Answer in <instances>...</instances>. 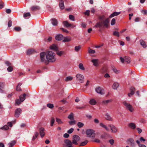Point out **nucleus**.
Segmentation results:
<instances>
[{
	"label": "nucleus",
	"mask_w": 147,
	"mask_h": 147,
	"mask_svg": "<svg viewBox=\"0 0 147 147\" xmlns=\"http://www.w3.org/2000/svg\"><path fill=\"white\" fill-rule=\"evenodd\" d=\"M64 144H63V147H73L72 142L67 139L64 140Z\"/></svg>",
	"instance_id": "39448f33"
},
{
	"label": "nucleus",
	"mask_w": 147,
	"mask_h": 147,
	"mask_svg": "<svg viewBox=\"0 0 147 147\" xmlns=\"http://www.w3.org/2000/svg\"><path fill=\"white\" fill-rule=\"evenodd\" d=\"M38 135L39 133L38 132H36L34 133V136L33 137L32 140V141H34L35 139L37 138Z\"/></svg>",
	"instance_id": "4c0bfd02"
},
{
	"label": "nucleus",
	"mask_w": 147,
	"mask_h": 147,
	"mask_svg": "<svg viewBox=\"0 0 147 147\" xmlns=\"http://www.w3.org/2000/svg\"><path fill=\"white\" fill-rule=\"evenodd\" d=\"M77 80L81 83H82L84 81V76L82 75L78 74L76 76Z\"/></svg>",
	"instance_id": "9d476101"
},
{
	"label": "nucleus",
	"mask_w": 147,
	"mask_h": 147,
	"mask_svg": "<svg viewBox=\"0 0 147 147\" xmlns=\"http://www.w3.org/2000/svg\"><path fill=\"white\" fill-rule=\"evenodd\" d=\"M9 128L8 126L7 125H4L3 127L1 128V129L4 130H7Z\"/></svg>",
	"instance_id": "5fc2aeb1"
},
{
	"label": "nucleus",
	"mask_w": 147,
	"mask_h": 147,
	"mask_svg": "<svg viewBox=\"0 0 147 147\" xmlns=\"http://www.w3.org/2000/svg\"><path fill=\"white\" fill-rule=\"evenodd\" d=\"M121 13V12H114L111 14L109 16L110 18H112L115 16H117Z\"/></svg>",
	"instance_id": "5701e85b"
},
{
	"label": "nucleus",
	"mask_w": 147,
	"mask_h": 147,
	"mask_svg": "<svg viewBox=\"0 0 147 147\" xmlns=\"http://www.w3.org/2000/svg\"><path fill=\"white\" fill-rule=\"evenodd\" d=\"M69 123L70 125H74L76 124V121L75 120H73L69 121Z\"/></svg>",
	"instance_id": "09e8293b"
},
{
	"label": "nucleus",
	"mask_w": 147,
	"mask_h": 147,
	"mask_svg": "<svg viewBox=\"0 0 147 147\" xmlns=\"http://www.w3.org/2000/svg\"><path fill=\"white\" fill-rule=\"evenodd\" d=\"M60 29L63 31V32H65L66 33H68V31L66 29H64L63 28H60Z\"/></svg>",
	"instance_id": "e2e57ef3"
},
{
	"label": "nucleus",
	"mask_w": 147,
	"mask_h": 147,
	"mask_svg": "<svg viewBox=\"0 0 147 147\" xmlns=\"http://www.w3.org/2000/svg\"><path fill=\"white\" fill-rule=\"evenodd\" d=\"M105 119L109 121H112V119L110 116V115L108 113H107L105 115Z\"/></svg>",
	"instance_id": "bb28decb"
},
{
	"label": "nucleus",
	"mask_w": 147,
	"mask_h": 147,
	"mask_svg": "<svg viewBox=\"0 0 147 147\" xmlns=\"http://www.w3.org/2000/svg\"><path fill=\"white\" fill-rule=\"evenodd\" d=\"M64 38L63 36L61 34H57L55 36V39L57 40L60 41L62 40Z\"/></svg>",
	"instance_id": "dca6fc26"
},
{
	"label": "nucleus",
	"mask_w": 147,
	"mask_h": 147,
	"mask_svg": "<svg viewBox=\"0 0 147 147\" xmlns=\"http://www.w3.org/2000/svg\"><path fill=\"white\" fill-rule=\"evenodd\" d=\"M14 30L16 31L19 32L21 30V28L20 27H15L14 28Z\"/></svg>",
	"instance_id": "603ef678"
},
{
	"label": "nucleus",
	"mask_w": 147,
	"mask_h": 147,
	"mask_svg": "<svg viewBox=\"0 0 147 147\" xmlns=\"http://www.w3.org/2000/svg\"><path fill=\"white\" fill-rule=\"evenodd\" d=\"M127 141L129 142L132 146H134L135 143L134 140L132 138H129L127 140Z\"/></svg>",
	"instance_id": "a878e982"
},
{
	"label": "nucleus",
	"mask_w": 147,
	"mask_h": 147,
	"mask_svg": "<svg viewBox=\"0 0 147 147\" xmlns=\"http://www.w3.org/2000/svg\"><path fill=\"white\" fill-rule=\"evenodd\" d=\"M112 101V100H106L103 101L102 102V103L104 105H107L108 103L111 102Z\"/></svg>",
	"instance_id": "c03bdc74"
},
{
	"label": "nucleus",
	"mask_w": 147,
	"mask_h": 147,
	"mask_svg": "<svg viewBox=\"0 0 147 147\" xmlns=\"http://www.w3.org/2000/svg\"><path fill=\"white\" fill-rule=\"evenodd\" d=\"M120 60L122 63H124V62H125L127 63H129L131 61L130 58L127 56H125L124 58L121 57H120Z\"/></svg>",
	"instance_id": "6e6552de"
},
{
	"label": "nucleus",
	"mask_w": 147,
	"mask_h": 147,
	"mask_svg": "<svg viewBox=\"0 0 147 147\" xmlns=\"http://www.w3.org/2000/svg\"><path fill=\"white\" fill-rule=\"evenodd\" d=\"M81 46L80 45H79L78 46H76L75 47V50L76 51H78L81 49Z\"/></svg>",
	"instance_id": "a18cd8bd"
},
{
	"label": "nucleus",
	"mask_w": 147,
	"mask_h": 147,
	"mask_svg": "<svg viewBox=\"0 0 147 147\" xmlns=\"http://www.w3.org/2000/svg\"><path fill=\"white\" fill-rule=\"evenodd\" d=\"M102 90L103 89L100 86H98L96 88V91L97 93L100 94L101 95H103L105 94L104 92L102 91Z\"/></svg>",
	"instance_id": "4468645a"
},
{
	"label": "nucleus",
	"mask_w": 147,
	"mask_h": 147,
	"mask_svg": "<svg viewBox=\"0 0 147 147\" xmlns=\"http://www.w3.org/2000/svg\"><path fill=\"white\" fill-rule=\"evenodd\" d=\"M119 86V84L117 82H115L113 85V88L114 89H116Z\"/></svg>",
	"instance_id": "2f4dec72"
},
{
	"label": "nucleus",
	"mask_w": 147,
	"mask_h": 147,
	"mask_svg": "<svg viewBox=\"0 0 147 147\" xmlns=\"http://www.w3.org/2000/svg\"><path fill=\"white\" fill-rule=\"evenodd\" d=\"M109 142L111 145H113L114 143V140L113 139H111L109 140Z\"/></svg>",
	"instance_id": "69168bd1"
},
{
	"label": "nucleus",
	"mask_w": 147,
	"mask_h": 147,
	"mask_svg": "<svg viewBox=\"0 0 147 147\" xmlns=\"http://www.w3.org/2000/svg\"><path fill=\"white\" fill-rule=\"evenodd\" d=\"M12 22L11 20H9V22H8V27H10L11 26V25H12Z\"/></svg>",
	"instance_id": "052dcab7"
},
{
	"label": "nucleus",
	"mask_w": 147,
	"mask_h": 147,
	"mask_svg": "<svg viewBox=\"0 0 147 147\" xmlns=\"http://www.w3.org/2000/svg\"><path fill=\"white\" fill-rule=\"evenodd\" d=\"M45 130L44 128L42 127L39 129L40 134L41 138L43 137L45 134V133L44 132Z\"/></svg>",
	"instance_id": "2eb2a0df"
},
{
	"label": "nucleus",
	"mask_w": 147,
	"mask_h": 147,
	"mask_svg": "<svg viewBox=\"0 0 147 147\" xmlns=\"http://www.w3.org/2000/svg\"><path fill=\"white\" fill-rule=\"evenodd\" d=\"M72 139V142L73 144L77 145L78 144V143L77 142L80 141V138L78 135H75L73 136Z\"/></svg>",
	"instance_id": "423d86ee"
},
{
	"label": "nucleus",
	"mask_w": 147,
	"mask_h": 147,
	"mask_svg": "<svg viewBox=\"0 0 147 147\" xmlns=\"http://www.w3.org/2000/svg\"><path fill=\"white\" fill-rule=\"evenodd\" d=\"M5 63L8 66H11V63L8 61H6L5 62Z\"/></svg>",
	"instance_id": "774afa93"
},
{
	"label": "nucleus",
	"mask_w": 147,
	"mask_h": 147,
	"mask_svg": "<svg viewBox=\"0 0 147 147\" xmlns=\"http://www.w3.org/2000/svg\"><path fill=\"white\" fill-rule=\"evenodd\" d=\"M63 24L64 26H65L66 27L71 26V24H69L67 21H64L63 22Z\"/></svg>",
	"instance_id": "393cba45"
},
{
	"label": "nucleus",
	"mask_w": 147,
	"mask_h": 147,
	"mask_svg": "<svg viewBox=\"0 0 147 147\" xmlns=\"http://www.w3.org/2000/svg\"><path fill=\"white\" fill-rule=\"evenodd\" d=\"M55 122V120L54 117H52L51 119V126H52Z\"/></svg>",
	"instance_id": "ea45409f"
},
{
	"label": "nucleus",
	"mask_w": 147,
	"mask_h": 147,
	"mask_svg": "<svg viewBox=\"0 0 147 147\" xmlns=\"http://www.w3.org/2000/svg\"><path fill=\"white\" fill-rule=\"evenodd\" d=\"M16 143L15 140H13L11 141L10 143L8 144L9 147H12Z\"/></svg>",
	"instance_id": "c756f323"
},
{
	"label": "nucleus",
	"mask_w": 147,
	"mask_h": 147,
	"mask_svg": "<svg viewBox=\"0 0 147 147\" xmlns=\"http://www.w3.org/2000/svg\"><path fill=\"white\" fill-rule=\"evenodd\" d=\"M64 53L63 51H59L58 50L56 51V53L59 56H61Z\"/></svg>",
	"instance_id": "e433bc0d"
},
{
	"label": "nucleus",
	"mask_w": 147,
	"mask_h": 147,
	"mask_svg": "<svg viewBox=\"0 0 147 147\" xmlns=\"http://www.w3.org/2000/svg\"><path fill=\"white\" fill-rule=\"evenodd\" d=\"M79 67L80 69L82 70H84L85 69V68L84 67L83 65L81 63H80L79 64Z\"/></svg>",
	"instance_id": "49530a36"
},
{
	"label": "nucleus",
	"mask_w": 147,
	"mask_h": 147,
	"mask_svg": "<svg viewBox=\"0 0 147 147\" xmlns=\"http://www.w3.org/2000/svg\"><path fill=\"white\" fill-rule=\"evenodd\" d=\"M140 42L141 45L144 48H145L147 47V45L145 42L143 40H140Z\"/></svg>",
	"instance_id": "aec40b11"
},
{
	"label": "nucleus",
	"mask_w": 147,
	"mask_h": 147,
	"mask_svg": "<svg viewBox=\"0 0 147 147\" xmlns=\"http://www.w3.org/2000/svg\"><path fill=\"white\" fill-rule=\"evenodd\" d=\"M73 78L72 77L69 76L67 77L65 79V81L66 82H68L69 81H71L72 80Z\"/></svg>",
	"instance_id": "37998d69"
},
{
	"label": "nucleus",
	"mask_w": 147,
	"mask_h": 147,
	"mask_svg": "<svg viewBox=\"0 0 147 147\" xmlns=\"http://www.w3.org/2000/svg\"><path fill=\"white\" fill-rule=\"evenodd\" d=\"M40 9V7L38 6L35 5L31 7L30 9L32 11H36Z\"/></svg>",
	"instance_id": "f3484780"
},
{
	"label": "nucleus",
	"mask_w": 147,
	"mask_h": 147,
	"mask_svg": "<svg viewBox=\"0 0 147 147\" xmlns=\"http://www.w3.org/2000/svg\"><path fill=\"white\" fill-rule=\"evenodd\" d=\"M71 40V39L69 37H65L63 41L64 42H69Z\"/></svg>",
	"instance_id": "f704fd0d"
},
{
	"label": "nucleus",
	"mask_w": 147,
	"mask_h": 147,
	"mask_svg": "<svg viewBox=\"0 0 147 147\" xmlns=\"http://www.w3.org/2000/svg\"><path fill=\"white\" fill-rule=\"evenodd\" d=\"M5 85V84L4 83L0 82V92L2 93L3 92V89Z\"/></svg>",
	"instance_id": "a211bd4d"
},
{
	"label": "nucleus",
	"mask_w": 147,
	"mask_h": 147,
	"mask_svg": "<svg viewBox=\"0 0 147 147\" xmlns=\"http://www.w3.org/2000/svg\"><path fill=\"white\" fill-rule=\"evenodd\" d=\"M50 48L51 49L56 51L58 50V47L55 44H53L52 45L50 46Z\"/></svg>",
	"instance_id": "6ab92c4d"
},
{
	"label": "nucleus",
	"mask_w": 147,
	"mask_h": 147,
	"mask_svg": "<svg viewBox=\"0 0 147 147\" xmlns=\"http://www.w3.org/2000/svg\"><path fill=\"white\" fill-rule=\"evenodd\" d=\"M128 126L132 129H134L136 128V125L134 123H131L128 124Z\"/></svg>",
	"instance_id": "4be33fe9"
},
{
	"label": "nucleus",
	"mask_w": 147,
	"mask_h": 147,
	"mask_svg": "<svg viewBox=\"0 0 147 147\" xmlns=\"http://www.w3.org/2000/svg\"><path fill=\"white\" fill-rule=\"evenodd\" d=\"M22 84L21 83H19L18 84V85L16 87V90L17 91H21L22 90L20 88V86L22 85Z\"/></svg>",
	"instance_id": "7c9ffc66"
},
{
	"label": "nucleus",
	"mask_w": 147,
	"mask_h": 147,
	"mask_svg": "<svg viewBox=\"0 0 147 147\" xmlns=\"http://www.w3.org/2000/svg\"><path fill=\"white\" fill-rule=\"evenodd\" d=\"M123 104L125 106L126 108L129 111L132 112L134 111V109L132 106L129 103H127L126 101H123Z\"/></svg>",
	"instance_id": "0eeeda50"
},
{
	"label": "nucleus",
	"mask_w": 147,
	"mask_h": 147,
	"mask_svg": "<svg viewBox=\"0 0 147 147\" xmlns=\"http://www.w3.org/2000/svg\"><path fill=\"white\" fill-rule=\"evenodd\" d=\"M109 126L110 127L112 132L116 133L117 132L118 129L114 125L110 124L109 125Z\"/></svg>",
	"instance_id": "f8f14e48"
},
{
	"label": "nucleus",
	"mask_w": 147,
	"mask_h": 147,
	"mask_svg": "<svg viewBox=\"0 0 147 147\" xmlns=\"http://www.w3.org/2000/svg\"><path fill=\"white\" fill-rule=\"evenodd\" d=\"M129 90L130 92L128 94V96L129 97H131L134 94L136 89L134 87L132 86L130 88Z\"/></svg>",
	"instance_id": "9b49d317"
},
{
	"label": "nucleus",
	"mask_w": 147,
	"mask_h": 147,
	"mask_svg": "<svg viewBox=\"0 0 147 147\" xmlns=\"http://www.w3.org/2000/svg\"><path fill=\"white\" fill-rule=\"evenodd\" d=\"M140 18L139 17H137L135 19V21L136 22H138L140 21Z\"/></svg>",
	"instance_id": "0e129e2a"
},
{
	"label": "nucleus",
	"mask_w": 147,
	"mask_h": 147,
	"mask_svg": "<svg viewBox=\"0 0 147 147\" xmlns=\"http://www.w3.org/2000/svg\"><path fill=\"white\" fill-rule=\"evenodd\" d=\"M56 121L59 124H61L63 123V122L61 121V119L57 118H56Z\"/></svg>",
	"instance_id": "a19ab883"
},
{
	"label": "nucleus",
	"mask_w": 147,
	"mask_h": 147,
	"mask_svg": "<svg viewBox=\"0 0 147 147\" xmlns=\"http://www.w3.org/2000/svg\"><path fill=\"white\" fill-rule=\"evenodd\" d=\"M90 103L92 105H95L96 103V101L94 99H91L89 101Z\"/></svg>",
	"instance_id": "72a5a7b5"
},
{
	"label": "nucleus",
	"mask_w": 147,
	"mask_h": 147,
	"mask_svg": "<svg viewBox=\"0 0 147 147\" xmlns=\"http://www.w3.org/2000/svg\"><path fill=\"white\" fill-rule=\"evenodd\" d=\"M35 52L34 50L32 49H28V55H31Z\"/></svg>",
	"instance_id": "c85d7f7f"
},
{
	"label": "nucleus",
	"mask_w": 147,
	"mask_h": 147,
	"mask_svg": "<svg viewBox=\"0 0 147 147\" xmlns=\"http://www.w3.org/2000/svg\"><path fill=\"white\" fill-rule=\"evenodd\" d=\"M40 61L42 62H45L46 60H45V57H46V53L42 52L40 54Z\"/></svg>",
	"instance_id": "1a4fd4ad"
},
{
	"label": "nucleus",
	"mask_w": 147,
	"mask_h": 147,
	"mask_svg": "<svg viewBox=\"0 0 147 147\" xmlns=\"http://www.w3.org/2000/svg\"><path fill=\"white\" fill-rule=\"evenodd\" d=\"M74 130V129L73 128H71L67 131V132L68 134H71L73 132Z\"/></svg>",
	"instance_id": "bf43d9fd"
},
{
	"label": "nucleus",
	"mask_w": 147,
	"mask_h": 147,
	"mask_svg": "<svg viewBox=\"0 0 147 147\" xmlns=\"http://www.w3.org/2000/svg\"><path fill=\"white\" fill-rule=\"evenodd\" d=\"M88 142V141L87 140H86L84 142H81L80 145V146H85L87 144Z\"/></svg>",
	"instance_id": "58836bf2"
},
{
	"label": "nucleus",
	"mask_w": 147,
	"mask_h": 147,
	"mask_svg": "<svg viewBox=\"0 0 147 147\" xmlns=\"http://www.w3.org/2000/svg\"><path fill=\"white\" fill-rule=\"evenodd\" d=\"M100 125L101 127L105 128L107 131H109V129L107 126L104 125L102 123H100Z\"/></svg>",
	"instance_id": "473e14b6"
},
{
	"label": "nucleus",
	"mask_w": 147,
	"mask_h": 147,
	"mask_svg": "<svg viewBox=\"0 0 147 147\" xmlns=\"http://www.w3.org/2000/svg\"><path fill=\"white\" fill-rule=\"evenodd\" d=\"M84 125V124L81 122H78L77 123V125L78 127L80 128H81L83 127Z\"/></svg>",
	"instance_id": "79ce46f5"
},
{
	"label": "nucleus",
	"mask_w": 147,
	"mask_h": 147,
	"mask_svg": "<svg viewBox=\"0 0 147 147\" xmlns=\"http://www.w3.org/2000/svg\"><path fill=\"white\" fill-rule=\"evenodd\" d=\"M22 110L20 108H17L15 110V116L16 117H18L21 113Z\"/></svg>",
	"instance_id": "ddd939ff"
},
{
	"label": "nucleus",
	"mask_w": 147,
	"mask_h": 147,
	"mask_svg": "<svg viewBox=\"0 0 147 147\" xmlns=\"http://www.w3.org/2000/svg\"><path fill=\"white\" fill-rule=\"evenodd\" d=\"M55 54L51 51H48L46 53V58L47 60L45 61V63L46 64H49V62H55L56 60L55 56Z\"/></svg>",
	"instance_id": "f03ea898"
},
{
	"label": "nucleus",
	"mask_w": 147,
	"mask_h": 147,
	"mask_svg": "<svg viewBox=\"0 0 147 147\" xmlns=\"http://www.w3.org/2000/svg\"><path fill=\"white\" fill-rule=\"evenodd\" d=\"M7 70L9 72H11L13 70V67L11 65L9 66L7 68Z\"/></svg>",
	"instance_id": "de8ad7c7"
},
{
	"label": "nucleus",
	"mask_w": 147,
	"mask_h": 147,
	"mask_svg": "<svg viewBox=\"0 0 147 147\" xmlns=\"http://www.w3.org/2000/svg\"><path fill=\"white\" fill-rule=\"evenodd\" d=\"M111 67L112 69L113 70L114 72L115 73L117 74L119 73V71L117 70L114 66H112Z\"/></svg>",
	"instance_id": "cd10ccee"
},
{
	"label": "nucleus",
	"mask_w": 147,
	"mask_h": 147,
	"mask_svg": "<svg viewBox=\"0 0 147 147\" xmlns=\"http://www.w3.org/2000/svg\"><path fill=\"white\" fill-rule=\"evenodd\" d=\"M86 133L88 137L94 138L95 136L94 131L92 129H87L86 131Z\"/></svg>",
	"instance_id": "20e7f679"
},
{
	"label": "nucleus",
	"mask_w": 147,
	"mask_h": 147,
	"mask_svg": "<svg viewBox=\"0 0 147 147\" xmlns=\"http://www.w3.org/2000/svg\"><path fill=\"white\" fill-rule=\"evenodd\" d=\"M52 24L54 26H56L58 24L57 20L55 18H52L51 19Z\"/></svg>",
	"instance_id": "412c9836"
},
{
	"label": "nucleus",
	"mask_w": 147,
	"mask_h": 147,
	"mask_svg": "<svg viewBox=\"0 0 147 147\" xmlns=\"http://www.w3.org/2000/svg\"><path fill=\"white\" fill-rule=\"evenodd\" d=\"M69 18L71 20L73 21H75V17L74 16L71 15H70L69 16Z\"/></svg>",
	"instance_id": "8fccbe9b"
},
{
	"label": "nucleus",
	"mask_w": 147,
	"mask_h": 147,
	"mask_svg": "<svg viewBox=\"0 0 147 147\" xmlns=\"http://www.w3.org/2000/svg\"><path fill=\"white\" fill-rule=\"evenodd\" d=\"M115 18H113L111 21V24L112 25H113L115 24Z\"/></svg>",
	"instance_id": "4d7b16f0"
},
{
	"label": "nucleus",
	"mask_w": 147,
	"mask_h": 147,
	"mask_svg": "<svg viewBox=\"0 0 147 147\" xmlns=\"http://www.w3.org/2000/svg\"><path fill=\"white\" fill-rule=\"evenodd\" d=\"M141 13L144 15H147V10H142L141 11Z\"/></svg>",
	"instance_id": "13d9d810"
},
{
	"label": "nucleus",
	"mask_w": 147,
	"mask_h": 147,
	"mask_svg": "<svg viewBox=\"0 0 147 147\" xmlns=\"http://www.w3.org/2000/svg\"><path fill=\"white\" fill-rule=\"evenodd\" d=\"M113 35L114 36H117L118 37L119 36V33L118 32L116 31H114L113 32Z\"/></svg>",
	"instance_id": "3c124183"
},
{
	"label": "nucleus",
	"mask_w": 147,
	"mask_h": 147,
	"mask_svg": "<svg viewBox=\"0 0 147 147\" xmlns=\"http://www.w3.org/2000/svg\"><path fill=\"white\" fill-rule=\"evenodd\" d=\"M99 19L100 21L97 22L95 26L96 28H107L109 26V20L108 18L104 20L105 16H100Z\"/></svg>",
	"instance_id": "f257e3e1"
},
{
	"label": "nucleus",
	"mask_w": 147,
	"mask_h": 147,
	"mask_svg": "<svg viewBox=\"0 0 147 147\" xmlns=\"http://www.w3.org/2000/svg\"><path fill=\"white\" fill-rule=\"evenodd\" d=\"M88 52L89 53H90L94 54L95 53V50L90 49V48H89V49H88Z\"/></svg>",
	"instance_id": "864d4df0"
},
{
	"label": "nucleus",
	"mask_w": 147,
	"mask_h": 147,
	"mask_svg": "<svg viewBox=\"0 0 147 147\" xmlns=\"http://www.w3.org/2000/svg\"><path fill=\"white\" fill-rule=\"evenodd\" d=\"M136 129L138 131V132L139 134L141 133L142 131V130L139 128L137 127V128Z\"/></svg>",
	"instance_id": "680f3d73"
},
{
	"label": "nucleus",
	"mask_w": 147,
	"mask_h": 147,
	"mask_svg": "<svg viewBox=\"0 0 147 147\" xmlns=\"http://www.w3.org/2000/svg\"><path fill=\"white\" fill-rule=\"evenodd\" d=\"M26 96V94H25L21 95L20 96V99H17L16 100L15 105H19L20 104L21 102H22L24 100Z\"/></svg>",
	"instance_id": "7ed1b4c3"
},
{
	"label": "nucleus",
	"mask_w": 147,
	"mask_h": 147,
	"mask_svg": "<svg viewBox=\"0 0 147 147\" xmlns=\"http://www.w3.org/2000/svg\"><path fill=\"white\" fill-rule=\"evenodd\" d=\"M11 10L10 9H7L6 10V12L8 14H9L11 13Z\"/></svg>",
	"instance_id": "338daca9"
},
{
	"label": "nucleus",
	"mask_w": 147,
	"mask_h": 147,
	"mask_svg": "<svg viewBox=\"0 0 147 147\" xmlns=\"http://www.w3.org/2000/svg\"><path fill=\"white\" fill-rule=\"evenodd\" d=\"M47 106L51 109L53 108L54 107L53 105V104L50 103L48 104L47 105Z\"/></svg>",
	"instance_id": "6e6d98bb"
},
{
	"label": "nucleus",
	"mask_w": 147,
	"mask_h": 147,
	"mask_svg": "<svg viewBox=\"0 0 147 147\" xmlns=\"http://www.w3.org/2000/svg\"><path fill=\"white\" fill-rule=\"evenodd\" d=\"M98 60L97 59H93L91 61L93 63L94 65L96 66H98Z\"/></svg>",
	"instance_id": "b1692460"
},
{
	"label": "nucleus",
	"mask_w": 147,
	"mask_h": 147,
	"mask_svg": "<svg viewBox=\"0 0 147 147\" xmlns=\"http://www.w3.org/2000/svg\"><path fill=\"white\" fill-rule=\"evenodd\" d=\"M68 118L71 120H73L74 119V114L72 113H71L68 117Z\"/></svg>",
	"instance_id": "c9c22d12"
}]
</instances>
